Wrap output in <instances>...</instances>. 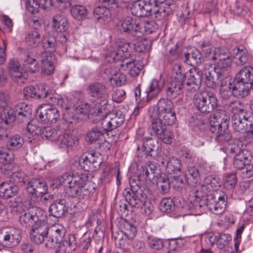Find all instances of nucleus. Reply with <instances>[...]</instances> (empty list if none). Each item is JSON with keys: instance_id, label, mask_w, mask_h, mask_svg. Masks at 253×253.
I'll list each match as a JSON object with an SVG mask.
<instances>
[{"instance_id": "b1692460", "label": "nucleus", "mask_w": 253, "mask_h": 253, "mask_svg": "<svg viewBox=\"0 0 253 253\" xmlns=\"http://www.w3.org/2000/svg\"><path fill=\"white\" fill-rule=\"evenodd\" d=\"M181 55V49L178 42L175 44L169 43L166 47L163 54L164 59L168 62L171 64L178 60Z\"/></svg>"}, {"instance_id": "20e7f679", "label": "nucleus", "mask_w": 253, "mask_h": 253, "mask_svg": "<svg viewBox=\"0 0 253 253\" xmlns=\"http://www.w3.org/2000/svg\"><path fill=\"white\" fill-rule=\"evenodd\" d=\"M193 194L196 198H199V203L196 207L201 211L204 212L208 209L215 214H219L225 209L228 197L223 192L218 194L217 192L211 190L206 191L195 189Z\"/></svg>"}, {"instance_id": "bb28decb", "label": "nucleus", "mask_w": 253, "mask_h": 253, "mask_svg": "<svg viewBox=\"0 0 253 253\" xmlns=\"http://www.w3.org/2000/svg\"><path fill=\"white\" fill-rule=\"evenodd\" d=\"M8 70L11 77L18 82L24 83L25 78L20 64L17 60L11 59L8 65Z\"/></svg>"}, {"instance_id": "393cba45", "label": "nucleus", "mask_w": 253, "mask_h": 253, "mask_svg": "<svg viewBox=\"0 0 253 253\" xmlns=\"http://www.w3.org/2000/svg\"><path fill=\"white\" fill-rule=\"evenodd\" d=\"M51 232L49 233V239L45 246L47 248H51L55 245L62 242L66 234V230L62 226L51 227Z\"/></svg>"}, {"instance_id": "0eeeda50", "label": "nucleus", "mask_w": 253, "mask_h": 253, "mask_svg": "<svg viewBox=\"0 0 253 253\" xmlns=\"http://www.w3.org/2000/svg\"><path fill=\"white\" fill-rule=\"evenodd\" d=\"M199 47L205 58L209 61H215L218 60L217 67L213 69L220 72L228 71L232 64V59L229 50L225 47H214L209 42H201Z\"/></svg>"}, {"instance_id": "e2e57ef3", "label": "nucleus", "mask_w": 253, "mask_h": 253, "mask_svg": "<svg viewBox=\"0 0 253 253\" xmlns=\"http://www.w3.org/2000/svg\"><path fill=\"white\" fill-rule=\"evenodd\" d=\"M233 83H229L227 86H224L221 84V86L220 88V94L222 99L227 100L232 95L235 97L234 90L233 89Z\"/></svg>"}, {"instance_id": "5701e85b", "label": "nucleus", "mask_w": 253, "mask_h": 253, "mask_svg": "<svg viewBox=\"0 0 253 253\" xmlns=\"http://www.w3.org/2000/svg\"><path fill=\"white\" fill-rule=\"evenodd\" d=\"M233 82L245 84H253V67L244 66L235 75Z\"/></svg>"}, {"instance_id": "a211bd4d", "label": "nucleus", "mask_w": 253, "mask_h": 253, "mask_svg": "<svg viewBox=\"0 0 253 253\" xmlns=\"http://www.w3.org/2000/svg\"><path fill=\"white\" fill-rule=\"evenodd\" d=\"M13 109L19 123L26 125L30 122L32 111L28 104L24 102H19L16 104Z\"/></svg>"}, {"instance_id": "6ab92c4d", "label": "nucleus", "mask_w": 253, "mask_h": 253, "mask_svg": "<svg viewBox=\"0 0 253 253\" xmlns=\"http://www.w3.org/2000/svg\"><path fill=\"white\" fill-rule=\"evenodd\" d=\"M48 187L45 181L40 179H32L27 187L28 194L34 198H39L40 196L46 193Z\"/></svg>"}, {"instance_id": "0e129e2a", "label": "nucleus", "mask_w": 253, "mask_h": 253, "mask_svg": "<svg viewBox=\"0 0 253 253\" xmlns=\"http://www.w3.org/2000/svg\"><path fill=\"white\" fill-rule=\"evenodd\" d=\"M40 133L43 138L53 140L56 138L57 131L55 128H52L51 126H47L42 129L41 128Z\"/></svg>"}, {"instance_id": "dca6fc26", "label": "nucleus", "mask_w": 253, "mask_h": 253, "mask_svg": "<svg viewBox=\"0 0 253 253\" xmlns=\"http://www.w3.org/2000/svg\"><path fill=\"white\" fill-rule=\"evenodd\" d=\"M149 113L151 125L148 127L147 131L151 136L157 137L166 128V125L155 112V108H151Z\"/></svg>"}, {"instance_id": "603ef678", "label": "nucleus", "mask_w": 253, "mask_h": 253, "mask_svg": "<svg viewBox=\"0 0 253 253\" xmlns=\"http://www.w3.org/2000/svg\"><path fill=\"white\" fill-rule=\"evenodd\" d=\"M37 99L46 98L50 101V96H52V90L49 86L45 84H41L36 86Z\"/></svg>"}, {"instance_id": "2f4dec72", "label": "nucleus", "mask_w": 253, "mask_h": 253, "mask_svg": "<svg viewBox=\"0 0 253 253\" xmlns=\"http://www.w3.org/2000/svg\"><path fill=\"white\" fill-rule=\"evenodd\" d=\"M105 74L109 76L111 81H114L116 85L122 86L126 82V75L121 73L120 70L115 67H110L105 71Z\"/></svg>"}, {"instance_id": "338daca9", "label": "nucleus", "mask_w": 253, "mask_h": 253, "mask_svg": "<svg viewBox=\"0 0 253 253\" xmlns=\"http://www.w3.org/2000/svg\"><path fill=\"white\" fill-rule=\"evenodd\" d=\"M157 184L158 186L160 187L162 193L166 194L169 191L170 188V180L168 176H161Z\"/></svg>"}, {"instance_id": "69168bd1", "label": "nucleus", "mask_w": 253, "mask_h": 253, "mask_svg": "<svg viewBox=\"0 0 253 253\" xmlns=\"http://www.w3.org/2000/svg\"><path fill=\"white\" fill-rule=\"evenodd\" d=\"M49 103L56 104L57 106L60 107L61 109L66 110H69L70 106L69 102L67 99L61 98L59 96L54 97L50 96Z\"/></svg>"}, {"instance_id": "774afa93", "label": "nucleus", "mask_w": 253, "mask_h": 253, "mask_svg": "<svg viewBox=\"0 0 253 253\" xmlns=\"http://www.w3.org/2000/svg\"><path fill=\"white\" fill-rule=\"evenodd\" d=\"M12 183L18 186H22L26 180L25 174L21 171L12 172L11 174V179Z\"/></svg>"}, {"instance_id": "09e8293b", "label": "nucleus", "mask_w": 253, "mask_h": 253, "mask_svg": "<svg viewBox=\"0 0 253 253\" xmlns=\"http://www.w3.org/2000/svg\"><path fill=\"white\" fill-rule=\"evenodd\" d=\"M186 78L187 82L201 85L202 81L203 80V72L196 68L190 69L186 73Z\"/></svg>"}, {"instance_id": "c9c22d12", "label": "nucleus", "mask_w": 253, "mask_h": 253, "mask_svg": "<svg viewBox=\"0 0 253 253\" xmlns=\"http://www.w3.org/2000/svg\"><path fill=\"white\" fill-rule=\"evenodd\" d=\"M13 160V154L9 149L3 148H0V162L4 165L3 172L5 174H11V171L9 169L10 166H7V165L9 164Z\"/></svg>"}, {"instance_id": "5fc2aeb1", "label": "nucleus", "mask_w": 253, "mask_h": 253, "mask_svg": "<svg viewBox=\"0 0 253 253\" xmlns=\"http://www.w3.org/2000/svg\"><path fill=\"white\" fill-rule=\"evenodd\" d=\"M24 143L23 138L18 134L11 136L8 140L7 146L9 149L16 150L22 147Z\"/></svg>"}, {"instance_id": "de8ad7c7", "label": "nucleus", "mask_w": 253, "mask_h": 253, "mask_svg": "<svg viewBox=\"0 0 253 253\" xmlns=\"http://www.w3.org/2000/svg\"><path fill=\"white\" fill-rule=\"evenodd\" d=\"M53 27L58 32H63L68 28V23L67 19L61 15L57 14L54 16L53 20Z\"/></svg>"}, {"instance_id": "9d476101", "label": "nucleus", "mask_w": 253, "mask_h": 253, "mask_svg": "<svg viewBox=\"0 0 253 253\" xmlns=\"http://www.w3.org/2000/svg\"><path fill=\"white\" fill-rule=\"evenodd\" d=\"M193 103L195 108L199 112L208 114L218 107V100L214 93L206 89L194 94Z\"/></svg>"}, {"instance_id": "79ce46f5", "label": "nucleus", "mask_w": 253, "mask_h": 253, "mask_svg": "<svg viewBox=\"0 0 253 253\" xmlns=\"http://www.w3.org/2000/svg\"><path fill=\"white\" fill-rule=\"evenodd\" d=\"M70 7L71 14L74 19L81 21L87 18L88 11L84 6L76 4Z\"/></svg>"}, {"instance_id": "39448f33", "label": "nucleus", "mask_w": 253, "mask_h": 253, "mask_svg": "<svg viewBox=\"0 0 253 253\" xmlns=\"http://www.w3.org/2000/svg\"><path fill=\"white\" fill-rule=\"evenodd\" d=\"M29 204L31 207L20 216L21 223L49 238L48 235L52 230L47 222L46 211L35 205L31 199Z\"/></svg>"}, {"instance_id": "f8f14e48", "label": "nucleus", "mask_w": 253, "mask_h": 253, "mask_svg": "<svg viewBox=\"0 0 253 253\" xmlns=\"http://www.w3.org/2000/svg\"><path fill=\"white\" fill-rule=\"evenodd\" d=\"M134 44L125 41L116 42L111 43L109 48V52L107 56L110 57L114 62L128 60L130 56V48H133Z\"/></svg>"}, {"instance_id": "f704fd0d", "label": "nucleus", "mask_w": 253, "mask_h": 253, "mask_svg": "<svg viewBox=\"0 0 253 253\" xmlns=\"http://www.w3.org/2000/svg\"><path fill=\"white\" fill-rule=\"evenodd\" d=\"M235 63L237 66H243L249 60V54L247 49L243 47H236L234 49L233 55Z\"/></svg>"}, {"instance_id": "cd10ccee", "label": "nucleus", "mask_w": 253, "mask_h": 253, "mask_svg": "<svg viewBox=\"0 0 253 253\" xmlns=\"http://www.w3.org/2000/svg\"><path fill=\"white\" fill-rule=\"evenodd\" d=\"M68 202L65 199H60L52 203L49 209L50 215L56 218L64 216L68 211Z\"/></svg>"}, {"instance_id": "f3484780", "label": "nucleus", "mask_w": 253, "mask_h": 253, "mask_svg": "<svg viewBox=\"0 0 253 253\" xmlns=\"http://www.w3.org/2000/svg\"><path fill=\"white\" fill-rule=\"evenodd\" d=\"M87 91L89 95L93 97L100 99L93 109V111L98 105H101V103L104 100L108 101L107 88L105 84L102 83L95 82L90 84L87 87Z\"/></svg>"}, {"instance_id": "9b49d317", "label": "nucleus", "mask_w": 253, "mask_h": 253, "mask_svg": "<svg viewBox=\"0 0 253 253\" xmlns=\"http://www.w3.org/2000/svg\"><path fill=\"white\" fill-rule=\"evenodd\" d=\"M117 30L121 34L127 35L133 40H137L143 36L141 25L135 18L126 17L121 18L116 24Z\"/></svg>"}, {"instance_id": "4be33fe9", "label": "nucleus", "mask_w": 253, "mask_h": 253, "mask_svg": "<svg viewBox=\"0 0 253 253\" xmlns=\"http://www.w3.org/2000/svg\"><path fill=\"white\" fill-rule=\"evenodd\" d=\"M164 83V80L160 78L153 79L145 90L146 97L144 101L148 102L157 97L163 89Z\"/></svg>"}, {"instance_id": "13d9d810", "label": "nucleus", "mask_w": 253, "mask_h": 253, "mask_svg": "<svg viewBox=\"0 0 253 253\" xmlns=\"http://www.w3.org/2000/svg\"><path fill=\"white\" fill-rule=\"evenodd\" d=\"M42 73L49 75L52 74L54 70L53 62L51 56H45L41 60Z\"/></svg>"}, {"instance_id": "c85d7f7f", "label": "nucleus", "mask_w": 253, "mask_h": 253, "mask_svg": "<svg viewBox=\"0 0 253 253\" xmlns=\"http://www.w3.org/2000/svg\"><path fill=\"white\" fill-rule=\"evenodd\" d=\"M19 189L18 186L12 183L11 180L0 184V196L4 199L11 198L16 195Z\"/></svg>"}, {"instance_id": "8fccbe9b", "label": "nucleus", "mask_w": 253, "mask_h": 253, "mask_svg": "<svg viewBox=\"0 0 253 253\" xmlns=\"http://www.w3.org/2000/svg\"><path fill=\"white\" fill-rule=\"evenodd\" d=\"M59 141L60 142L62 147L64 146L67 147H72L77 145L78 138L73 133H65L59 136Z\"/></svg>"}, {"instance_id": "e433bc0d", "label": "nucleus", "mask_w": 253, "mask_h": 253, "mask_svg": "<svg viewBox=\"0 0 253 253\" xmlns=\"http://www.w3.org/2000/svg\"><path fill=\"white\" fill-rule=\"evenodd\" d=\"M158 142L152 137H145L143 142V151L147 157H154L156 155L157 150Z\"/></svg>"}, {"instance_id": "bf43d9fd", "label": "nucleus", "mask_w": 253, "mask_h": 253, "mask_svg": "<svg viewBox=\"0 0 253 253\" xmlns=\"http://www.w3.org/2000/svg\"><path fill=\"white\" fill-rule=\"evenodd\" d=\"M237 177L235 173H226L223 177V186L228 190L233 189L236 186Z\"/></svg>"}, {"instance_id": "f257e3e1", "label": "nucleus", "mask_w": 253, "mask_h": 253, "mask_svg": "<svg viewBox=\"0 0 253 253\" xmlns=\"http://www.w3.org/2000/svg\"><path fill=\"white\" fill-rule=\"evenodd\" d=\"M66 192L70 197L76 198L79 203L88 202L96 190L94 183L88 181L86 173L73 171L62 176Z\"/></svg>"}, {"instance_id": "58836bf2", "label": "nucleus", "mask_w": 253, "mask_h": 253, "mask_svg": "<svg viewBox=\"0 0 253 253\" xmlns=\"http://www.w3.org/2000/svg\"><path fill=\"white\" fill-rule=\"evenodd\" d=\"M183 85L178 83L169 80L166 89L167 95L170 99H174L182 93Z\"/></svg>"}, {"instance_id": "3c124183", "label": "nucleus", "mask_w": 253, "mask_h": 253, "mask_svg": "<svg viewBox=\"0 0 253 253\" xmlns=\"http://www.w3.org/2000/svg\"><path fill=\"white\" fill-rule=\"evenodd\" d=\"M23 67L25 72L31 73L37 72L40 69L38 62L29 55H28L25 59Z\"/></svg>"}, {"instance_id": "a19ab883", "label": "nucleus", "mask_w": 253, "mask_h": 253, "mask_svg": "<svg viewBox=\"0 0 253 253\" xmlns=\"http://www.w3.org/2000/svg\"><path fill=\"white\" fill-rule=\"evenodd\" d=\"M120 229L128 239H133L137 234L136 226L126 220L122 221L120 225Z\"/></svg>"}, {"instance_id": "aec40b11", "label": "nucleus", "mask_w": 253, "mask_h": 253, "mask_svg": "<svg viewBox=\"0 0 253 253\" xmlns=\"http://www.w3.org/2000/svg\"><path fill=\"white\" fill-rule=\"evenodd\" d=\"M124 70H127L129 75L132 78L137 77L143 67V63L139 59L130 57L128 60H124V62L120 64Z\"/></svg>"}, {"instance_id": "f03ea898", "label": "nucleus", "mask_w": 253, "mask_h": 253, "mask_svg": "<svg viewBox=\"0 0 253 253\" xmlns=\"http://www.w3.org/2000/svg\"><path fill=\"white\" fill-rule=\"evenodd\" d=\"M176 8V3L170 0L161 2L158 0H138L133 3L130 11L137 17L154 14L160 20L172 14Z\"/></svg>"}, {"instance_id": "4d7b16f0", "label": "nucleus", "mask_w": 253, "mask_h": 253, "mask_svg": "<svg viewBox=\"0 0 253 253\" xmlns=\"http://www.w3.org/2000/svg\"><path fill=\"white\" fill-rule=\"evenodd\" d=\"M186 78V74L184 71L183 68L178 66L172 70V73L171 78L169 80L175 82H179V84L182 85L184 80Z\"/></svg>"}, {"instance_id": "1a4fd4ad", "label": "nucleus", "mask_w": 253, "mask_h": 253, "mask_svg": "<svg viewBox=\"0 0 253 253\" xmlns=\"http://www.w3.org/2000/svg\"><path fill=\"white\" fill-rule=\"evenodd\" d=\"M229 118L226 115L223 117L214 114L209 119V129L215 134V139L221 145L228 142L232 138L231 133L228 129Z\"/></svg>"}, {"instance_id": "412c9836", "label": "nucleus", "mask_w": 253, "mask_h": 253, "mask_svg": "<svg viewBox=\"0 0 253 253\" xmlns=\"http://www.w3.org/2000/svg\"><path fill=\"white\" fill-rule=\"evenodd\" d=\"M225 76L223 72H220L219 70L213 69L211 71L203 73V80L208 87L215 88L217 86L218 81L221 82Z\"/></svg>"}, {"instance_id": "37998d69", "label": "nucleus", "mask_w": 253, "mask_h": 253, "mask_svg": "<svg viewBox=\"0 0 253 253\" xmlns=\"http://www.w3.org/2000/svg\"><path fill=\"white\" fill-rule=\"evenodd\" d=\"M233 89L234 90L235 97L237 98H244L250 93L252 84H238L233 82Z\"/></svg>"}, {"instance_id": "a18cd8bd", "label": "nucleus", "mask_w": 253, "mask_h": 253, "mask_svg": "<svg viewBox=\"0 0 253 253\" xmlns=\"http://www.w3.org/2000/svg\"><path fill=\"white\" fill-rule=\"evenodd\" d=\"M157 116L167 114L173 110V104L172 102L168 99L162 98L159 100L157 104Z\"/></svg>"}, {"instance_id": "ea45409f", "label": "nucleus", "mask_w": 253, "mask_h": 253, "mask_svg": "<svg viewBox=\"0 0 253 253\" xmlns=\"http://www.w3.org/2000/svg\"><path fill=\"white\" fill-rule=\"evenodd\" d=\"M166 171L169 175L178 174L181 170V161L175 157H171L167 161Z\"/></svg>"}, {"instance_id": "4c0bfd02", "label": "nucleus", "mask_w": 253, "mask_h": 253, "mask_svg": "<svg viewBox=\"0 0 253 253\" xmlns=\"http://www.w3.org/2000/svg\"><path fill=\"white\" fill-rule=\"evenodd\" d=\"M25 40L28 45L31 47H37L42 41L40 31L37 28L32 29L28 32Z\"/></svg>"}, {"instance_id": "a878e982", "label": "nucleus", "mask_w": 253, "mask_h": 253, "mask_svg": "<svg viewBox=\"0 0 253 253\" xmlns=\"http://www.w3.org/2000/svg\"><path fill=\"white\" fill-rule=\"evenodd\" d=\"M93 126L91 129L88 131L87 134V140L90 143L98 140L102 141L105 139L104 135L108 133L109 131L104 125L102 121Z\"/></svg>"}, {"instance_id": "6e6552de", "label": "nucleus", "mask_w": 253, "mask_h": 253, "mask_svg": "<svg viewBox=\"0 0 253 253\" xmlns=\"http://www.w3.org/2000/svg\"><path fill=\"white\" fill-rule=\"evenodd\" d=\"M129 185L130 188H125L123 192L126 201L131 207L141 208L144 214L149 215L152 212V207H150L149 203H144L148 191H143L133 179L130 180Z\"/></svg>"}, {"instance_id": "7c9ffc66", "label": "nucleus", "mask_w": 253, "mask_h": 253, "mask_svg": "<svg viewBox=\"0 0 253 253\" xmlns=\"http://www.w3.org/2000/svg\"><path fill=\"white\" fill-rule=\"evenodd\" d=\"M182 59L185 63L193 67L199 66L204 62L203 57L197 49L191 52L185 53Z\"/></svg>"}, {"instance_id": "680f3d73", "label": "nucleus", "mask_w": 253, "mask_h": 253, "mask_svg": "<svg viewBox=\"0 0 253 253\" xmlns=\"http://www.w3.org/2000/svg\"><path fill=\"white\" fill-rule=\"evenodd\" d=\"M175 206L172 199L165 198L162 200L160 204V210L163 212H170L174 210Z\"/></svg>"}, {"instance_id": "ddd939ff", "label": "nucleus", "mask_w": 253, "mask_h": 253, "mask_svg": "<svg viewBox=\"0 0 253 253\" xmlns=\"http://www.w3.org/2000/svg\"><path fill=\"white\" fill-rule=\"evenodd\" d=\"M21 239V232L18 228L12 227L0 228V242L8 247L17 246Z\"/></svg>"}, {"instance_id": "864d4df0", "label": "nucleus", "mask_w": 253, "mask_h": 253, "mask_svg": "<svg viewBox=\"0 0 253 253\" xmlns=\"http://www.w3.org/2000/svg\"><path fill=\"white\" fill-rule=\"evenodd\" d=\"M61 243L64 247H66V249L63 252L61 250L58 249L55 253H66L65 251L68 249V253L70 251H75L77 245V239L74 235H69L64 240H63Z\"/></svg>"}, {"instance_id": "423d86ee", "label": "nucleus", "mask_w": 253, "mask_h": 253, "mask_svg": "<svg viewBox=\"0 0 253 253\" xmlns=\"http://www.w3.org/2000/svg\"><path fill=\"white\" fill-rule=\"evenodd\" d=\"M91 116L93 123L102 121L109 132L120 126L125 120L124 114L120 110L110 113L108 101L106 100H103L101 105L96 106Z\"/></svg>"}, {"instance_id": "4468645a", "label": "nucleus", "mask_w": 253, "mask_h": 253, "mask_svg": "<svg viewBox=\"0 0 253 253\" xmlns=\"http://www.w3.org/2000/svg\"><path fill=\"white\" fill-rule=\"evenodd\" d=\"M37 119L42 123H55L59 119V110L50 104H42L40 106L36 115Z\"/></svg>"}, {"instance_id": "c756f323", "label": "nucleus", "mask_w": 253, "mask_h": 253, "mask_svg": "<svg viewBox=\"0 0 253 253\" xmlns=\"http://www.w3.org/2000/svg\"><path fill=\"white\" fill-rule=\"evenodd\" d=\"M252 158L251 153L246 149H243L242 151L235 155L233 159L234 167L238 170H241L250 162Z\"/></svg>"}, {"instance_id": "2eb2a0df", "label": "nucleus", "mask_w": 253, "mask_h": 253, "mask_svg": "<svg viewBox=\"0 0 253 253\" xmlns=\"http://www.w3.org/2000/svg\"><path fill=\"white\" fill-rule=\"evenodd\" d=\"M99 153H92L83 156L79 160L80 167L86 171H94L99 169L102 163V158Z\"/></svg>"}, {"instance_id": "052dcab7", "label": "nucleus", "mask_w": 253, "mask_h": 253, "mask_svg": "<svg viewBox=\"0 0 253 253\" xmlns=\"http://www.w3.org/2000/svg\"><path fill=\"white\" fill-rule=\"evenodd\" d=\"M147 244L151 249L156 251L161 250L164 244L162 239L153 236H148Z\"/></svg>"}, {"instance_id": "49530a36", "label": "nucleus", "mask_w": 253, "mask_h": 253, "mask_svg": "<svg viewBox=\"0 0 253 253\" xmlns=\"http://www.w3.org/2000/svg\"><path fill=\"white\" fill-rule=\"evenodd\" d=\"M186 177L187 183L193 186L200 181V172L196 167H188Z\"/></svg>"}, {"instance_id": "7ed1b4c3", "label": "nucleus", "mask_w": 253, "mask_h": 253, "mask_svg": "<svg viewBox=\"0 0 253 253\" xmlns=\"http://www.w3.org/2000/svg\"><path fill=\"white\" fill-rule=\"evenodd\" d=\"M227 109L231 113V122L234 131L246 132L253 138V121L243 102L238 100L230 101Z\"/></svg>"}, {"instance_id": "72a5a7b5", "label": "nucleus", "mask_w": 253, "mask_h": 253, "mask_svg": "<svg viewBox=\"0 0 253 253\" xmlns=\"http://www.w3.org/2000/svg\"><path fill=\"white\" fill-rule=\"evenodd\" d=\"M221 183L218 177L210 175L205 178L202 185L198 190H203L208 191L209 190H216L220 187Z\"/></svg>"}, {"instance_id": "6e6d98bb", "label": "nucleus", "mask_w": 253, "mask_h": 253, "mask_svg": "<svg viewBox=\"0 0 253 253\" xmlns=\"http://www.w3.org/2000/svg\"><path fill=\"white\" fill-rule=\"evenodd\" d=\"M56 40L54 36H45L42 41V47L46 52L52 53L56 50Z\"/></svg>"}, {"instance_id": "473e14b6", "label": "nucleus", "mask_w": 253, "mask_h": 253, "mask_svg": "<svg viewBox=\"0 0 253 253\" xmlns=\"http://www.w3.org/2000/svg\"><path fill=\"white\" fill-rule=\"evenodd\" d=\"M157 169L155 164L150 163L147 165L141 166L140 169V173L138 178L140 180L143 179L146 182H150L152 179L155 177V171Z\"/></svg>"}, {"instance_id": "c03bdc74", "label": "nucleus", "mask_w": 253, "mask_h": 253, "mask_svg": "<svg viewBox=\"0 0 253 253\" xmlns=\"http://www.w3.org/2000/svg\"><path fill=\"white\" fill-rule=\"evenodd\" d=\"M0 117L1 121H2L3 126H5V130L6 128V126H11L14 121L16 119L17 120L14 110L12 108L4 109L1 112Z\"/></svg>"}]
</instances>
